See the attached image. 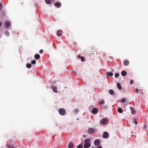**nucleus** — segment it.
Here are the masks:
<instances>
[{"label": "nucleus", "mask_w": 148, "mask_h": 148, "mask_svg": "<svg viewBox=\"0 0 148 148\" xmlns=\"http://www.w3.org/2000/svg\"><path fill=\"white\" fill-rule=\"evenodd\" d=\"M90 141V139L89 138L86 139L84 140V142L85 143L84 146V148H88L90 147V143H89Z\"/></svg>", "instance_id": "1"}, {"label": "nucleus", "mask_w": 148, "mask_h": 148, "mask_svg": "<svg viewBox=\"0 0 148 148\" xmlns=\"http://www.w3.org/2000/svg\"><path fill=\"white\" fill-rule=\"evenodd\" d=\"M58 111L59 113L62 116H64L66 114V110L62 108L59 109L58 110Z\"/></svg>", "instance_id": "2"}, {"label": "nucleus", "mask_w": 148, "mask_h": 148, "mask_svg": "<svg viewBox=\"0 0 148 148\" xmlns=\"http://www.w3.org/2000/svg\"><path fill=\"white\" fill-rule=\"evenodd\" d=\"M108 123V120L107 118H105L101 119L100 121V123L101 125H104Z\"/></svg>", "instance_id": "3"}, {"label": "nucleus", "mask_w": 148, "mask_h": 148, "mask_svg": "<svg viewBox=\"0 0 148 148\" xmlns=\"http://www.w3.org/2000/svg\"><path fill=\"white\" fill-rule=\"evenodd\" d=\"M108 136V134L107 132H105L103 134V137L104 138H107Z\"/></svg>", "instance_id": "4"}, {"label": "nucleus", "mask_w": 148, "mask_h": 148, "mask_svg": "<svg viewBox=\"0 0 148 148\" xmlns=\"http://www.w3.org/2000/svg\"><path fill=\"white\" fill-rule=\"evenodd\" d=\"M130 109L131 110L132 114L134 115L136 114V111L134 110V108L132 107H130Z\"/></svg>", "instance_id": "5"}, {"label": "nucleus", "mask_w": 148, "mask_h": 148, "mask_svg": "<svg viewBox=\"0 0 148 148\" xmlns=\"http://www.w3.org/2000/svg\"><path fill=\"white\" fill-rule=\"evenodd\" d=\"M106 75L108 77H111L113 75V73L110 71L106 73Z\"/></svg>", "instance_id": "6"}, {"label": "nucleus", "mask_w": 148, "mask_h": 148, "mask_svg": "<svg viewBox=\"0 0 148 148\" xmlns=\"http://www.w3.org/2000/svg\"><path fill=\"white\" fill-rule=\"evenodd\" d=\"M94 144L96 145H98L100 143V141L98 139H96L94 141Z\"/></svg>", "instance_id": "7"}, {"label": "nucleus", "mask_w": 148, "mask_h": 148, "mask_svg": "<svg viewBox=\"0 0 148 148\" xmlns=\"http://www.w3.org/2000/svg\"><path fill=\"white\" fill-rule=\"evenodd\" d=\"M98 110L96 108H93L92 110V112L93 114H96L98 112Z\"/></svg>", "instance_id": "8"}, {"label": "nucleus", "mask_w": 148, "mask_h": 148, "mask_svg": "<svg viewBox=\"0 0 148 148\" xmlns=\"http://www.w3.org/2000/svg\"><path fill=\"white\" fill-rule=\"evenodd\" d=\"M61 5V3H60L56 2L55 4V6L57 8H60Z\"/></svg>", "instance_id": "9"}, {"label": "nucleus", "mask_w": 148, "mask_h": 148, "mask_svg": "<svg viewBox=\"0 0 148 148\" xmlns=\"http://www.w3.org/2000/svg\"><path fill=\"white\" fill-rule=\"evenodd\" d=\"M117 86L119 90H121L122 89V87L121 86L120 83L118 82L117 83Z\"/></svg>", "instance_id": "10"}, {"label": "nucleus", "mask_w": 148, "mask_h": 148, "mask_svg": "<svg viewBox=\"0 0 148 148\" xmlns=\"http://www.w3.org/2000/svg\"><path fill=\"white\" fill-rule=\"evenodd\" d=\"M88 130L89 133L90 134L94 132V130L93 128H89V129H88Z\"/></svg>", "instance_id": "11"}, {"label": "nucleus", "mask_w": 148, "mask_h": 148, "mask_svg": "<svg viewBox=\"0 0 148 148\" xmlns=\"http://www.w3.org/2000/svg\"><path fill=\"white\" fill-rule=\"evenodd\" d=\"M5 25L6 27H9L10 25V23L8 21L6 22L5 23Z\"/></svg>", "instance_id": "12"}, {"label": "nucleus", "mask_w": 148, "mask_h": 148, "mask_svg": "<svg viewBox=\"0 0 148 148\" xmlns=\"http://www.w3.org/2000/svg\"><path fill=\"white\" fill-rule=\"evenodd\" d=\"M73 145L72 142H70L68 146L69 148H73Z\"/></svg>", "instance_id": "13"}, {"label": "nucleus", "mask_w": 148, "mask_h": 148, "mask_svg": "<svg viewBox=\"0 0 148 148\" xmlns=\"http://www.w3.org/2000/svg\"><path fill=\"white\" fill-rule=\"evenodd\" d=\"M129 62L127 60H125L124 62V64L125 65L128 66L129 64Z\"/></svg>", "instance_id": "14"}, {"label": "nucleus", "mask_w": 148, "mask_h": 148, "mask_svg": "<svg viewBox=\"0 0 148 148\" xmlns=\"http://www.w3.org/2000/svg\"><path fill=\"white\" fill-rule=\"evenodd\" d=\"M53 91L55 92H57V87L54 86H53L52 87Z\"/></svg>", "instance_id": "15"}, {"label": "nucleus", "mask_w": 148, "mask_h": 148, "mask_svg": "<svg viewBox=\"0 0 148 148\" xmlns=\"http://www.w3.org/2000/svg\"><path fill=\"white\" fill-rule=\"evenodd\" d=\"M53 1V0H45V2L47 4H50Z\"/></svg>", "instance_id": "16"}, {"label": "nucleus", "mask_w": 148, "mask_h": 148, "mask_svg": "<svg viewBox=\"0 0 148 148\" xmlns=\"http://www.w3.org/2000/svg\"><path fill=\"white\" fill-rule=\"evenodd\" d=\"M117 111L119 113H122L123 112V110L121 108H118Z\"/></svg>", "instance_id": "17"}, {"label": "nucleus", "mask_w": 148, "mask_h": 148, "mask_svg": "<svg viewBox=\"0 0 148 148\" xmlns=\"http://www.w3.org/2000/svg\"><path fill=\"white\" fill-rule=\"evenodd\" d=\"M40 58V56L39 54H36L34 56V58L36 59H38Z\"/></svg>", "instance_id": "18"}, {"label": "nucleus", "mask_w": 148, "mask_h": 148, "mask_svg": "<svg viewBox=\"0 0 148 148\" xmlns=\"http://www.w3.org/2000/svg\"><path fill=\"white\" fill-rule=\"evenodd\" d=\"M109 92L110 94H111L112 95H114V91L112 89H110L109 90Z\"/></svg>", "instance_id": "19"}, {"label": "nucleus", "mask_w": 148, "mask_h": 148, "mask_svg": "<svg viewBox=\"0 0 148 148\" xmlns=\"http://www.w3.org/2000/svg\"><path fill=\"white\" fill-rule=\"evenodd\" d=\"M121 74L123 76H125L126 75L127 73L125 71H122L121 72Z\"/></svg>", "instance_id": "20"}, {"label": "nucleus", "mask_w": 148, "mask_h": 148, "mask_svg": "<svg viewBox=\"0 0 148 148\" xmlns=\"http://www.w3.org/2000/svg\"><path fill=\"white\" fill-rule=\"evenodd\" d=\"M79 110L77 108H76L74 110V113L75 114H77L79 112Z\"/></svg>", "instance_id": "21"}, {"label": "nucleus", "mask_w": 148, "mask_h": 148, "mask_svg": "<svg viewBox=\"0 0 148 148\" xmlns=\"http://www.w3.org/2000/svg\"><path fill=\"white\" fill-rule=\"evenodd\" d=\"M32 64L29 63H27L26 65V67L28 68H30L32 67Z\"/></svg>", "instance_id": "22"}, {"label": "nucleus", "mask_w": 148, "mask_h": 148, "mask_svg": "<svg viewBox=\"0 0 148 148\" xmlns=\"http://www.w3.org/2000/svg\"><path fill=\"white\" fill-rule=\"evenodd\" d=\"M61 31L60 30H58L57 31V35L58 36H60L61 35Z\"/></svg>", "instance_id": "23"}, {"label": "nucleus", "mask_w": 148, "mask_h": 148, "mask_svg": "<svg viewBox=\"0 0 148 148\" xmlns=\"http://www.w3.org/2000/svg\"><path fill=\"white\" fill-rule=\"evenodd\" d=\"M139 93L140 94L143 95V90L142 89H140L139 90Z\"/></svg>", "instance_id": "24"}, {"label": "nucleus", "mask_w": 148, "mask_h": 148, "mask_svg": "<svg viewBox=\"0 0 148 148\" xmlns=\"http://www.w3.org/2000/svg\"><path fill=\"white\" fill-rule=\"evenodd\" d=\"M31 63L32 64H34L36 63V61L35 60H33L31 61Z\"/></svg>", "instance_id": "25"}, {"label": "nucleus", "mask_w": 148, "mask_h": 148, "mask_svg": "<svg viewBox=\"0 0 148 148\" xmlns=\"http://www.w3.org/2000/svg\"><path fill=\"white\" fill-rule=\"evenodd\" d=\"M119 76V73H116L115 74V77L116 78H117Z\"/></svg>", "instance_id": "26"}, {"label": "nucleus", "mask_w": 148, "mask_h": 148, "mask_svg": "<svg viewBox=\"0 0 148 148\" xmlns=\"http://www.w3.org/2000/svg\"><path fill=\"white\" fill-rule=\"evenodd\" d=\"M126 101V99L124 98H123L121 100L122 102H123V103H125Z\"/></svg>", "instance_id": "27"}, {"label": "nucleus", "mask_w": 148, "mask_h": 148, "mask_svg": "<svg viewBox=\"0 0 148 148\" xmlns=\"http://www.w3.org/2000/svg\"><path fill=\"white\" fill-rule=\"evenodd\" d=\"M99 103L100 104H103L104 103V101L102 100L101 101H100L99 102Z\"/></svg>", "instance_id": "28"}, {"label": "nucleus", "mask_w": 148, "mask_h": 148, "mask_svg": "<svg viewBox=\"0 0 148 148\" xmlns=\"http://www.w3.org/2000/svg\"><path fill=\"white\" fill-rule=\"evenodd\" d=\"M130 83L131 85L133 84L134 83V80H132V79L130 81Z\"/></svg>", "instance_id": "29"}, {"label": "nucleus", "mask_w": 148, "mask_h": 148, "mask_svg": "<svg viewBox=\"0 0 148 148\" xmlns=\"http://www.w3.org/2000/svg\"><path fill=\"white\" fill-rule=\"evenodd\" d=\"M77 148H83V147L82 145H78Z\"/></svg>", "instance_id": "30"}, {"label": "nucleus", "mask_w": 148, "mask_h": 148, "mask_svg": "<svg viewBox=\"0 0 148 148\" xmlns=\"http://www.w3.org/2000/svg\"><path fill=\"white\" fill-rule=\"evenodd\" d=\"M80 59L82 61H84L85 60L84 58L82 56L81 58Z\"/></svg>", "instance_id": "31"}, {"label": "nucleus", "mask_w": 148, "mask_h": 148, "mask_svg": "<svg viewBox=\"0 0 148 148\" xmlns=\"http://www.w3.org/2000/svg\"><path fill=\"white\" fill-rule=\"evenodd\" d=\"M2 4L1 3H0V11H1L2 8Z\"/></svg>", "instance_id": "32"}, {"label": "nucleus", "mask_w": 148, "mask_h": 148, "mask_svg": "<svg viewBox=\"0 0 148 148\" xmlns=\"http://www.w3.org/2000/svg\"><path fill=\"white\" fill-rule=\"evenodd\" d=\"M135 92L136 93H138V90L137 89H136L135 90Z\"/></svg>", "instance_id": "33"}, {"label": "nucleus", "mask_w": 148, "mask_h": 148, "mask_svg": "<svg viewBox=\"0 0 148 148\" xmlns=\"http://www.w3.org/2000/svg\"><path fill=\"white\" fill-rule=\"evenodd\" d=\"M134 122H135V124H137V120L136 119H134Z\"/></svg>", "instance_id": "34"}, {"label": "nucleus", "mask_w": 148, "mask_h": 148, "mask_svg": "<svg viewBox=\"0 0 148 148\" xmlns=\"http://www.w3.org/2000/svg\"><path fill=\"white\" fill-rule=\"evenodd\" d=\"M43 52V50H40L39 51V53H42Z\"/></svg>", "instance_id": "35"}, {"label": "nucleus", "mask_w": 148, "mask_h": 148, "mask_svg": "<svg viewBox=\"0 0 148 148\" xmlns=\"http://www.w3.org/2000/svg\"><path fill=\"white\" fill-rule=\"evenodd\" d=\"M146 127H147L146 125V124L144 125L143 128L145 129L146 128Z\"/></svg>", "instance_id": "36"}, {"label": "nucleus", "mask_w": 148, "mask_h": 148, "mask_svg": "<svg viewBox=\"0 0 148 148\" xmlns=\"http://www.w3.org/2000/svg\"><path fill=\"white\" fill-rule=\"evenodd\" d=\"M9 148H14V147L12 146L9 145Z\"/></svg>", "instance_id": "37"}, {"label": "nucleus", "mask_w": 148, "mask_h": 148, "mask_svg": "<svg viewBox=\"0 0 148 148\" xmlns=\"http://www.w3.org/2000/svg\"><path fill=\"white\" fill-rule=\"evenodd\" d=\"M77 57H78L79 58H80V59L82 57L80 56L79 55H78L77 56Z\"/></svg>", "instance_id": "38"}, {"label": "nucleus", "mask_w": 148, "mask_h": 148, "mask_svg": "<svg viewBox=\"0 0 148 148\" xmlns=\"http://www.w3.org/2000/svg\"><path fill=\"white\" fill-rule=\"evenodd\" d=\"M2 25V23L0 21V27Z\"/></svg>", "instance_id": "39"}, {"label": "nucleus", "mask_w": 148, "mask_h": 148, "mask_svg": "<svg viewBox=\"0 0 148 148\" xmlns=\"http://www.w3.org/2000/svg\"><path fill=\"white\" fill-rule=\"evenodd\" d=\"M97 148H102V147L101 146H98L97 147Z\"/></svg>", "instance_id": "40"}, {"label": "nucleus", "mask_w": 148, "mask_h": 148, "mask_svg": "<svg viewBox=\"0 0 148 148\" xmlns=\"http://www.w3.org/2000/svg\"><path fill=\"white\" fill-rule=\"evenodd\" d=\"M112 71H114V70L112 69Z\"/></svg>", "instance_id": "41"}, {"label": "nucleus", "mask_w": 148, "mask_h": 148, "mask_svg": "<svg viewBox=\"0 0 148 148\" xmlns=\"http://www.w3.org/2000/svg\"><path fill=\"white\" fill-rule=\"evenodd\" d=\"M83 136L84 137H85V136Z\"/></svg>", "instance_id": "42"}, {"label": "nucleus", "mask_w": 148, "mask_h": 148, "mask_svg": "<svg viewBox=\"0 0 148 148\" xmlns=\"http://www.w3.org/2000/svg\"><path fill=\"white\" fill-rule=\"evenodd\" d=\"M91 148H94L93 147H91Z\"/></svg>", "instance_id": "43"}]
</instances>
